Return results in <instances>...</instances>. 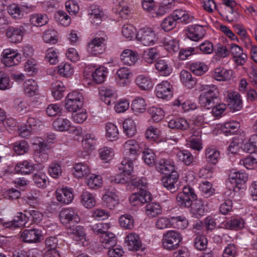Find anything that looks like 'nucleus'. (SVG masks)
<instances>
[{
	"mask_svg": "<svg viewBox=\"0 0 257 257\" xmlns=\"http://www.w3.org/2000/svg\"><path fill=\"white\" fill-rule=\"evenodd\" d=\"M190 211L196 217L202 216L205 213V206L203 202L201 200H194L190 206Z\"/></svg>",
	"mask_w": 257,
	"mask_h": 257,
	"instance_id": "c756f323",
	"label": "nucleus"
},
{
	"mask_svg": "<svg viewBox=\"0 0 257 257\" xmlns=\"http://www.w3.org/2000/svg\"><path fill=\"white\" fill-rule=\"evenodd\" d=\"M67 231L68 233L73 235L76 240H81L85 238L86 234L83 227L81 226L74 224L68 225Z\"/></svg>",
	"mask_w": 257,
	"mask_h": 257,
	"instance_id": "58836bf2",
	"label": "nucleus"
},
{
	"mask_svg": "<svg viewBox=\"0 0 257 257\" xmlns=\"http://www.w3.org/2000/svg\"><path fill=\"white\" fill-rule=\"evenodd\" d=\"M145 211L148 217H154L161 213L162 209L159 204L152 202L146 205Z\"/></svg>",
	"mask_w": 257,
	"mask_h": 257,
	"instance_id": "c03bdc74",
	"label": "nucleus"
},
{
	"mask_svg": "<svg viewBox=\"0 0 257 257\" xmlns=\"http://www.w3.org/2000/svg\"><path fill=\"white\" fill-rule=\"evenodd\" d=\"M160 55V51L156 47L148 49L144 52V59L149 64L153 63Z\"/></svg>",
	"mask_w": 257,
	"mask_h": 257,
	"instance_id": "37998d69",
	"label": "nucleus"
},
{
	"mask_svg": "<svg viewBox=\"0 0 257 257\" xmlns=\"http://www.w3.org/2000/svg\"><path fill=\"white\" fill-rule=\"evenodd\" d=\"M197 199L194 190L190 186H185L182 192L178 193L176 200L179 206L182 208H189L194 200Z\"/></svg>",
	"mask_w": 257,
	"mask_h": 257,
	"instance_id": "f03ea898",
	"label": "nucleus"
},
{
	"mask_svg": "<svg viewBox=\"0 0 257 257\" xmlns=\"http://www.w3.org/2000/svg\"><path fill=\"white\" fill-rule=\"evenodd\" d=\"M35 169V165L28 160L19 162L15 167V170L18 173L27 175L32 173Z\"/></svg>",
	"mask_w": 257,
	"mask_h": 257,
	"instance_id": "b1692460",
	"label": "nucleus"
},
{
	"mask_svg": "<svg viewBox=\"0 0 257 257\" xmlns=\"http://www.w3.org/2000/svg\"><path fill=\"white\" fill-rule=\"evenodd\" d=\"M90 22L94 25H98L101 22L103 12L96 6H91L88 10Z\"/></svg>",
	"mask_w": 257,
	"mask_h": 257,
	"instance_id": "c85d7f7f",
	"label": "nucleus"
},
{
	"mask_svg": "<svg viewBox=\"0 0 257 257\" xmlns=\"http://www.w3.org/2000/svg\"><path fill=\"white\" fill-rule=\"evenodd\" d=\"M222 227L231 230H239L245 226V220L241 217H231L222 223Z\"/></svg>",
	"mask_w": 257,
	"mask_h": 257,
	"instance_id": "412c9836",
	"label": "nucleus"
},
{
	"mask_svg": "<svg viewBox=\"0 0 257 257\" xmlns=\"http://www.w3.org/2000/svg\"><path fill=\"white\" fill-rule=\"evenodd\" d=\"M119 224L124 229H131L134 226V220L132 215L124 214L121 215L119 219Z\"/></svg>",
	"mask_w": 257,
	"mask_h": 257,
	"instance_id": "0e129e2a",
	"label": "nucleus"
},
{
	"mask_svg": "<svg viewBox=\"0 0 257 257\" xmlns=\"http://www.w3.org/2000/svg\"><path fill=\"white\" fill-rule=\"evenodd\" d=\"M155 92L159 98L168 100L173 96V87L168 81H163L156 86Z\"/></svg>",
	"mask_w": 257,
	"mask_h": 257,
	"instance_id": "9d476101",
	"label": "nucleus"
},
{
	"mask_svg": "<svg viewBox=\"0 0 257 257\" xmlns=\"http://www.w3.org/2000/svg\"><path fill=\"white\" fill-rule=\"evenodd\" d=\"M240 127V123L234 120L225 122L221 126V131L226 134H234Z\"/></svg>",
	"mask_w": 257,
	"mask_h": 257,
	"instance_id": "3c124183",
	"label": "nucleus"
},
{
	"mask_svg": "<svg viewBox=\"0 0 257 257\" xmlns=\"http://www.w3.org/2000/svg\"><path fill=\"white\" fill-rule=\"evenodd\" d=\"M29 217L27 214H23L22 212H19L16 218L10 221H6L3 218H0V225L11 229H15L22 226L26 227V223Z\"/></svg>",
	"mask_w": 257,
	"mask_h": 257,
	"instance_id": "1a4fd4ad",
	"label": "nucleus"
},
{
	"mask_svg": "<svg viewBox=\"0 0 257 257\" xmlns=\"http://www.w3.org/2000/svg\"><path fill=\"white\" fill-rule=\"evenodd\" d=\"M71 123L69 120L63 117L56 119L53 123L54 128L60 132L67 131L71 127Z\"/></svg>",
	"mask_w": 257,
	"mask_h": 257,
	"instance_id": "49530a36",
	"label": "nucleus"
},
{
	"mask_svg": "<svg viewBox=\"0 0 257 257\" xmlns=\"http://www.w3.org/2000/svg\"><path fill=\"white\" fill-rule=\"evenodd\" d=\"M80 203L84 207L91 208L96 205V200L93 194L85 191L81 195Z\"/></svg>",
	"mask_w": 257,
	"mask_h": 257,
	"instance_id": "473e14b6",
	"label": "nucleus"
},
{
	"mask_svg": "<svg viewBox=\"0 0 257 257\" xmlns=\"http://www.w3.org/2000/svg\"><path fill=\"white\" fill-rule=\"evenodd\" d=\"M146 105V101L144 98L137 97L133 101L131 107L135 114L138 115L145 111Z\"/></svg>",
	"mask_w": 257,
	"mask_h": 257,
	"instance_id": "a19ab883",
	"label": "nucleus"
},
{
	"mask_svg": "<svg viewBox=\"0 0 257 257\" xmlns=\"http://www.w3.org/2000/svg\"><path fill=\"white\" fill-rule=\"evenodd\" d=\"M38 148L35 152V159L39 163L45 162L49 158L46 151L48 150L49 148L44 141L38 143Z\"/></svg>",
	"mask_w": 257,
	"mask_h": 257,
	"instance_id": "5701e85b",
	"label": "nucleus"
},
{
	"mask_svg": "<svg viewBox=\"0 0 257 257\" xmlns=\"http://www.w3.org/2000/svg\"><path fill=\"white\" fill-rule=\"evenodd\" d=\"M60 219L62 223L67 226L71 223H77L80 219L78 216V212L76 208H68L63 209L60 213Z\"/></svg>",
	"mask_w": 257,
	"mask_h": 257,
	"instance_id": "6e6552de",
	"label": "nucleus"
},
{
	"mask_svg": "<svg viewBox=\"0 0 257 257\" xmlns=\"http://www.w3.org/2000/svg\"><path fill=\"white\" fill-rule=\"evenodd\" d=\"M135 159L131 158H126L124 157V159L121 161L119 169L122 171V173L125 174L128 176H132V172L133 171V160Z\"/></svg>",
	"mask_w": 257,
	"mask_h": 257,
	"instance_id": "864d4df0",
	"label": "nucleus"
},
{
	"mask_svg": "<svg viewBox=\"0 0 257 257\" xmlns=\"http://www.w3.org/2000/svg\"><path fill=\"white\" fill-rule=\"evenodd\" d=\"M107 37L106 35L100 37H95L88 43L87 51L92 55L102 54L105 47Z\"/></svg>",
	"mask_w": 257,
	"mask_h": 257,
	"instance_id": "423d86ee",
	"label": "nucleus"
},
{
	"mask_svg": "<svg viewBox=\"0 0 257 257\" xmlns=\"http://www.w3.org/2000/svg\"><path fill=\"white\" fill-rule=\"evenodd\" d=\"M83 100V96L81 93L76 91L71 92L65 98V108L69 112H75L82 107Z\"/></svg>",
	"mask_w": 257,
	"mask_h": 257,
	"instance_id": "7ed1b4c3",
	"label": "nucleus"
},
{
	"mask_svg": "<svg viewBox=\"0 0 257 257\" xmlns=\"http://www.w3.org/2000/svg\"><path fill=\"white\" fill-rule=\"evenodd\" d=\"M25 33V30L23 26L10 27L6 31V36L11 42L18 43L22 41Z\"/></svg>",
	"mask_w": 257,
	"mask_h": 257,
	"instance_id": "2eb2a0df",
	"label": "nucleus"
},
{
	"mask_svg": "<svg viewBox=\"0 0 257 257\" xmlns=\"http://www.w3.org/2000/svg\"><path fill=\"white\" fill-rule=\"evenodd\" d=\"M125 242L130 250H138L142 246L139 236L134 232L128 234Z\"/></svg>",
	"mask_w": 257,
	"mask_h": 257,
	"instance_id": "393cba45",
	"label": "nucleus"
},
{
	"mask_svg": "<svg viewBox=\"0 0 257 257\" xmlns=\"http://www.w3.org/2000/svg\"><path fill=\"white\" fill-rule=\"evenodd\" d=\"M155 166L156 170L161 173L168 174L175 172V163L173 161L169 160L160 159L155 164Z\"/></svg>",
	"mask_w": 257,
	"mask_h": 257,
	"instance_id": "aec40b11",
	"label": "nucleus"
},
{
	"mask_svg": "<svg viewBox=\"0 0 257 257\" xmlns=\"http://www.w3.org/2000/svg\"><path fill=\"white\" fill-rule=\"evenodd\" d=\"M106 136L110 141H113L118 138V131L116 126L111 122H108L105 125Z\"/></svg>",
	"mask_w": 257,
	"mask_h": 257,
	"instance_id": "69168bd1",
	"label": "nucleus"
},
{
	"mask_svg": "<svg viewBox=\"0 0 257 257\" xmlns=\"http://www.w3.org/2000/svg\"><path fill=\"white\" fill-rule=\"evenodd\" d=\"M55 193L57 201L62 204H69L73 200L74 195L70 189L58 188Z\"/></svg>",
	"mask_w": 257,
	"mask_h": 257,
	"instance_id": "f3484780",
	"label": "nucleus"
},
{
	"mask_svg": "<svg viewBox=\"0 0 257 257\" xmlns=\"http://www.w3.org/2000/svg\"><path fill=\"white\" fill-rule=\"evenodd\" d=\"M64 86L62 82L57 81L52 84V94L56 100L60 99L63 96Z\"/></svg>",
	"mask_w": 257,
	"mask_h": 257,
	"instance_id": "13d9d810",
	"label": "nucleus"
},
{
	"mask_svg": "<svg viewBox=\"0 0 257 257\" xmlns=\"http://www.w3.org/2000/svg\"><path fill=\"white\" fill-rule=\"evenodd\" d=\"M226 102L233 111H238L242 107L240 94L237 92H229L227 94Z\"/></svg>",
	"mask_w": 257,
	"mask_h": 257,
	"instance_id": "a211bd4d",
	"label": "nucleus"
},
{
	"mask_svg": "<svg viewBox=\"0 0 257 257\" xmlns=\"http://www.w3.org/2000/svg\"><path fill=\"white\" fill-rule=\"evenodd\" d=\"M2 56V62L9 67L18 65L21 61V55L14 49L4 50Z\"/></svg>",
	"mask_w": 257,
	"mask_h": 257,
	"instance_id": "0eeeda50",
	"label": "nucleus"
},
{
	"mask_svg": "<svg viewBox=\"0 0 257 257\" xmlns=\"http://www.w3.org/2000/svg\"><path fill=\"white\" fill-rule=\"evenodd\" d=\"M136 84L142 90H149L153 87L151 78L143 74L138 75L135 80Z\"/></svg>",
	"mask_w": 257,
	"mask_h": 257,
	"instance_id": "a878e982",
	"label": "nucleus"
},
{
	"mask_svg": "<svg viewBox=\"0 0 257 257\" xmlns=\"http://www.w3.org/2000/svg\"><path fill=\"white\" fill-rule=\"evenodd\" d=\"M73 72V68L69 63H62L58 66V73L63 77H70Z\"/></svg>",
	"mask_w": 257,
	"mask_h": 257,
	"instance_id": "e2e57ef3",
	"label": "nucleus"
},
{
	"mask_svg": "<svg viewBox=\"0 0 257 257\" xmlns=\"http://www.w3.org/2000/svg\"><path fill=\"white\" fill-rule=\"evenodd\" d=\"M205 157L208 162L215 165L220 158V153L213 147H208L205 151Z\"/></svg>",
	"mask_w": 257,
	"mask_h": 257,
	"instance_id": "09e8293b",
	"label": "nucleus"
},
{
	"mask_svg": "<svg viewBox=\"0 0 257 257\" xmlns=\"http://www.w3.org/2000/svg\"><path fill=\"white\" fill-rule=\"evenodd\" d=\"M139 56L137 52L131 49L124 50L120 55V60L125 65L133 66L138 61Z\"/></svg>",
	"mask_w": 257,
	"mask_h": 257,
	"instance_id": "6ab92c4d",
	"label": "nucleus"
},
{
	"mask_svg": "<svg viewBox=\"0 0 257 257\" xmlns=\"http://www.w3.org/2000/svg\"><path fill=\"white\" fill-rule=\"evenodd\" d=\"M100 241L102 246L108 249L116 245V238L113 233L107 231L100 235Z\"/></svg>",
	"mask_w": 257,
	"mask_h": 257,
	"instance_id": "72a5a7b5",
	"label": "nucleus"
},
{
	"mask_svg": "<svg viewBox=\"0 0 257 257\" xmlns=\"http://www.w3.org/2000/svg\"><path fill=\"white\" fill-rule=\"evenodd\" d=\"M181 82L188 88H192L196 83L195 78L192 77L191 74L187 70H183L180 74Z\"/></svg>",
	"mask_w": 257,
	"mask_h": 257,
	"instance_id": "4c0bfd02",
	"label": "nucleus"
},
{
	"mask_svg": "<svg viewBox=\"0 0 257 257\" xmlns=\"http://www.w3.org/2000/svg\"><path fill=\"white\" fill-rule=\"evenodd\" d=\"M9 14L15 19H21L24 16L23 8L16 4H13L9 6L8 9Z\"/></svg>",
	"mask_w": 257,
	"mask_h": 257,
	"instance_id": "bf43d9fd",
	"label": "nucleus"
},
{
	"mask_svg": "<svg viewBox=\"0 0 257 257\" xmlns=\"http://www.w3.org/2000/svg\"><path fill=\"white\" fill-rule=\"evenodd\" d=\"M47 179L45 173L42 172L35 173L33 178L34 183L39 188H44L46 186Z\"/></svg>",
	"mask_w": 257,
	"mask_h": 257,
	"instance_id": "774afa93",
	"label": "nucleus"
},
{
	"mask_svg": "<svg viewBox=\"0 0 257 257\" xmlns=\"http://www.w3.org/2000/svg\"><path fill=\"white\" fill-rule=\"evenodd\" d=\"M168 126L171 128L186 130L189 127L187 120L182 117H175L168 122Z\"/></svg>",
	"mask_w": 257,
	"mask_h": 257,
	"instance_id": "e433bc0d",
	"label": "nucleus"
},
{
	"mask_svg": "<svg viewBox=\"0 0 257 257\" xmlns=\"http://www.w3.org/2000/svg\"><path fill=\"white\" fill-rule=\"evenodd\" d=\"M248 176L247 174L239 171H236L234 170L230 171L229 174L228 179L234 181L236 184H241L245 183L247 180Z\"/></svg>",
	"mask_w": 257,
	"mask_h": 257,
	"instance_id": "de8ad7c7",
	"label": "nucleus"
},
{
	"mask_svg": "<svg viewBox=\"0 0 257 257\" xmlns=\"http://www.w3.org/2000/svg\"><path fill=\"white\" fill-rule=\"evenodd\" d=\"M132 75V72L129 69L125 67L119 68L115 75L116 83L121 87L128 86L131 83L130 78Z\"/></svg>",
	"mask_w": 257,
	"mask_h": 257,
	"instance_id": "4468645a",
	"label": "nucleus"
},
{
	"mask_svg": "<svg viewBox=\"0 0 257 257\" xmlns=\"http://www.w3.org/2000/svg\"><path fill=\"white\" fill-rule=\"evenodd\" d=\"M107 73V68L101 66L96 69L92 73V76L94 81L97 83H101L104 81Z\"/></svg>",
	"mask_w": 257,
	"mask_h": 257,
	"instance_id": "4d7b16f0",
	"label": "nucleus"
},
{
	"mask_svg": "<svg viewBox=\"0 0 257 257\" xmlns=\"http://www.w3.org/2000/svg\"><path fill=\"white\" fill-rule=\"evenodd\" d=\"M136 39L146 46L155 44L158 40L155 32L152 29L148 27L143 28L139 30L136 36Z\"/></svg>",
	"mask_w": 257,
	"mask_h": 257,
	"instance_id": "39448f33",
	"label": "nucleus"
},
{
	"mask_svg": "<svg viewBox=\"0 0 257 257\" xmlns=\"http://www.w3.org/2000/svg\"><path fill=\"white\" fill-rule=\"evenodd\" d=\"M200 90L202 91L199 97V103L201 106L210 109L218 99L219 92L217 87L214 85H203Z\"/></svg>",
	"mask_w": 257,
	"mask_h": 257,
	"instance_id": "f257e3e1",
	"label": "nucleus"
},
{
	"mask_svg": "<svg viewBox=\"0 0 257 257\" xmlns=\"http://www.w3.org/2000/svg\"><path fill=\"white\" fill-rule=\"evenodd\" d=\"M23 87L25 93L29 96H33L38 93V84L34 79L26 80L23 84Z\"/></svg>",
	"mask_w": 257,
	"mask_h": 257,
	"instance_id": "2f4dec72",
	"label": "nucleus"
},
{
	"mask_svg": "<svg viewBox=\"0 0 257 257\" xmlns=\"http://www.w3.org/2000/svg\"><path fill=\"white\" fill-rule=\"evenodd\" d=\"M190 71L196 75L201 76L205 74L208 70L207 66L202 62L196 61L189 64Z\"/></svg>",
	"mask_w": 257,
	"mask_h": 257,
	"instance_id": "ea45409f",
	"label": "nucleus"
},
{
	"mask_svg": "<svg viewBox=\"0 0 257 257\" xmlns=\"http://www.w3.org/2000/svg\"><path fill=\"white\" fill-rule=\"evenodd\" d=\"M232 71L221 67L216 68L212 74L213 77L217 81H226L230 79Z\"/></svg>",
	"mask_w": 257,
	"mask_h": 257,
	"instance_id": "f704fd0d",
	"label": "nucleus"
},
{
	"mask_svg": "<svg viewBox=\"0 0 257 257\" xmlns=\"http://www.w3.org/2000/svg\"><path fill=\"white\" fill-rule=\"evenodd\" d=\"M223 3L231 9V11L226 15V19L228 22H232L237 20L238 14L233 10L236 5L234 0H223Z\"/></svg>",
	"mask_w": 257,
	"mask_h": 257,
	"instance_id": "5fc2aeb1",
	"label": "nucleus"
},
{
	"mask_svg": "<svg viewBox=\"0 0 257 257\" xmlns=\"http://www.w3.org/2000/svg\"><path fill=\"white\" fill-rule=\"evenodd\" d=\"M41 231L36 229H26L21 232V239L24 242L37 243L40 241Z\"/></svg>",
	"mask_w": 257,
	"mask_h": 257,
	"instance_id": "f8f14e48",
	"label": "nucleus"
},
{
	"mask_svg": "<svg viewBox=\"0 0 257 257\" xmlns=\"http://www.w3.org/2000/svg\"><path fill=\"white\" fill-rule=\"evenodd\" d=\"M73 168L74 169V175L78 178L87 175L90 172L89 167L85 163H76L74 165Z\"/></svg>",
	"mask_w": 257,
	"mask_h": 257,
	"instance_id": "8fccbe9b",
	"label": "nucleus"
},
{
	"mask_svg": "<svg viewBox=\"0 0 257 257\" xmlns=\"http://www.w3.org/2000/svg\"><path fill=\"white\" fill-rule=\"evenodd\" d=\"M175 5V0H163L160 6L158 8L156 6L151 16L154 18L161 17L167 13L170 9L174 8Z\"/></svg>",
	"mask_w": 257,
	"mask_h": 257,
	"instance_id": "4be33fe9",
	"label": "nucleus"
},
{
	"mask_svg": "<svg viewBox=\"0 0 257 257\" xmlns=\"http://www.w3.org/2000/svg\"><path fill=\"white\" fill-rule=\"evenodd\" d=\"M179 175L177 172L171 173L168 176H165L162 179V183L163 186L172 191L176 189L175 184L178 180Z\"/></svg>",
	"mask_w": 257,
	"mask_h": 257,
	"instance_id": "bb28decb",
	"label": "nucleus"
},
{
	"mask_svg": "<svg viewBox=\"0 0 257 257\" xmlns=\"http://www.w3.org/2000/svg\"><path fill=\"white\" fill-rule=\"evenodd\" d=\"M122 126L123 132L128 137H133L136 134V124L133 119H126L123 123Z\"/></svg>",
	"mask_w": 257,
	"mask_h": 257,
	"instance_id": "a18cd8bd",
	"label": "nucleus"
},
{
	"mask_svg": "<svg viewBox=\"0 0 257 257\" xmlns=\"http://www.w3.org/2000/svg\"><path fill=\"white\" fill-rule=\"evenodd\" d=\"M188 224L187 219L183 215L171 217V227L184 229L187 227Z\"/></svg>",
	"mask_w": 257,
	"mask_h": 257,
	"instance_id": "6e6d98bb",
	"label": "nucleus"
},
{
	"mask_svg": "<svg viewBox=\"0 0 257 257\" xmlns=\"http://www.w3.org/2000/svg\"><path fill=\"white\" fill-rule=\"evenodd\" d=\"M148 112L154 121H159L162 120L164 116V111L160 107L152 106L148 108Z\"/></svg>",
	"mask_w": 257,
	"mask_h": 257,
	"instance_id": "338daca9",
	"label": "nucleus"
},
{
	"mask_svg": "<svg viewBox=\"0 0 257 257\" xmlns=\"http://www.w3.org/2000/svg\"><path fill=\"white\" fill-rule=\"evenodd\" d=\"M14 108L17 113L23 115L30 111V105L27 101L17 98L14 101Z\"/></svg>",
	"mask_w": 257,
	"mask_h": 257,
	"instance_id": "79ce46f5",
	"label": "nucleus"
},
{
	"mask_svg": "<svg viewBox=\"0 0 257 257\" xmlns=\"http://www.w3.org/2000/svg\"><path fill=\"white\" fill-rule=\"evenodd\" d=\"M123 154L126 158L136 159L140 152V146L138 142L135 140H129L123 145Z\"/></svg>",
	"mask_w": 257,
	"mask_h": 257,
	"instance_id": "9b49d317",
	"label": "nucleus"
},
{
	"mask_svg": "<svg viewBox=\"0 0 257 257\" xmlns=\"http://www.w3.org/2000/svg\"><path fill=\"white\" fill-rule=\"evenodd\" d=\"M176 156L177 158L187 166L190 165L194 162L195 157L187 150H183L178 152Z\"/></svg>",
	"mask_w": 257,
	"mask_h": 257,
	"instance_id": "603ef678",
	"label": "nucleus"
},
{
	"mask_svg": "<svg viewBox=\"0 0 257 257\" xmlns=\"http://www.w3.org/2000/svg\"><path fill=\"white\" fill-rule=\"evenodd\" d=\"M48 21L47 16L46 15L33 14L31 15L30 21L32 25L41 27L45 25Z\"/></svg>",
	"mask_w": 257,
	"mask_h": 257,
	"instance_id": "052dcab7",
	"label": "nucleus"
},
{
	"mask_svg": "<svg viewBox=\"0 0 257 257\" xmlns=\"http://www.w3.org/2000/svg\"><path fill=\"white\" fill-rule=\"evenodd\" d=\"M151 200V194L144 189L140 193L132 194L130 197V201L133 206H140Z\"/></svg>",
	"mask_w": 257,
	"mask_h": 257,
	"instance_id": "ddd939ff",
	"label": "nucleus"
},
{
	"mask_svg": "<svg viewBox=\"0 0 257 257\" xmlns=\"http://www.w3.org/2000/svg\"><path fill=\"white\" fill-rule=\"evenodd\" d=\"M156 69L160 74L164 76L169 75L172 72V69L168 61L164 59H160L155 64Z\"/></svg>",
	"mask_w": 257,
	"mask_h": 257,
	"instance_id": "7c9ffc66",
	"label": "nucleus"
},
{
	"mask_svg": "<svg viewBox=\"0 0 257 257\" xmlns=\"http://www.w3.org/2000/svg\"><path fill=\"white\" fill-rule=\"evenodd\" d=\"M205 29L200 25H194L190 27L188 34V38L193 41H198L205 35Z\"/></svg>",
	"mask_w": 257,
	"mask_h": 257,
	"instance_id": "c9c22d12",
	"label": "nucleus"
},
{
	"mask_svg": "<svg viewBox=\"0 0 257 257\" xmlns=\"http://www.w3.org/2000/svg\"><path fill=\"white\" fill-rule=\"evenodd\" d=\"M181 239L182 236L178 231L169 230L163 235L162 245L167 250H175L179 247Z\"/></svg>",
	"mask_w": 257,
	"mask_h": 257,
	"instance_id": "20e7f679",
	"label": "nucleus"
},
{
	"mask_svg": "<svg viewBox=\"0 0 257 257\" xmlns=\"http://www.w3.org/2000/svg\"><path fill=\"white\" fill-rule=\"evenodd\" d=\"M230 52L233 56L234 61L239 65H243L246 62L247 56L243 53L241 47L236 44L228 45Z\"/></svg>",
	"mask_w": 257,
	"mask_h": 257,
	"instance_id": "dca6fc26",
	"label": "nucleus"
},
{
	"mask_svg": "<svg viewBox=\"0 0 257 257\" xmlns=\"http://www.w3.org/2000/svg\"><path fill=\"white\" fill-rule=\"evenodd\" d=\"M104 206L110 209H113L119 203L118 196L111 192H108L102 196Z\"/></svg>",
	"mask_w": 257,
	"mask_h": 257,
	"instance_id": "cd10ccee",
	"label": "nucleus"
},
{
	"mask_svg": "<svg viewBox=\"0 0 257 257\" xmlns=\"http://www.w3.org/2000/svg\"><path fill=\"white\" fill-rule=\"evenodd\" d=\"M96 140L95 137L90 134L86 135L82 141V146L85 151H88L94 149L96 144Z\"/></svg>",
	"mask_w": 257,
	"mask_h": 257,
	"instance_id": "680f3d73",
	"label": "nucleus"
}]
</instances>
